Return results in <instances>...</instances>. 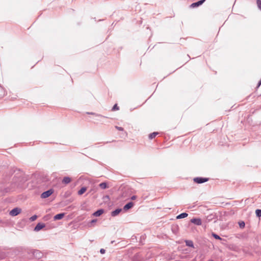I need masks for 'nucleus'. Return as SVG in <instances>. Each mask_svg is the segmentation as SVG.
Masks as SVG:
<instances>
[{
	"instance_id": "obj_18",
	"label": "nucleus",
	"mask_w": 261,
	"mask_h": 261,
	"mask_svg": "<svg viewBox=\"0 0 261 261\" xmlns=\"http://www.w3.org/2000/svg\"><path fill=\"white\" fill-rule=\"evenodd\" d=\"M212 236H213L215 239H217V240H222V239L220 236H219L218 234H216V233H214V232H213V233H212Z\"/></svg>"
},
{
	"instance_id": "obj_2",
	"label": "nucleus",
	"mask_w": 261,
	"mask_h": 261,
	"mask_svg": "<svg viewBox=\"0 0 261 261\" xmlns=\"http://www.w3.org/2000/svg\"><path fill=\"white\" fill-rule=\"evenodd\" d=\"M54 192V190L53 189L48 190L45 192H43L41 195V197L42 198H46L50 196Z\"/></svg>"
},
{
	"instance_id": "obj_25",
	"label": "nucleus",
	"mask_w": 261,
	"mask_h": 261,
	"mask_svg": "<svg viewBox=\"0 0 261 261\" xmlns=\"http://www.w3.org/2000/svg\"><path fill=\"white\" fill-rule=\"evenodd\" d=\"M240 227H244L245 226V223L244 222L240 223Z\"/></svg>"
},
{
	"instance_id": "obj_10",
	"label": "nucleus",
	"mask_w": 261,
	"mask_h": 261,
	"mask_svg": "<svg viewBox=\"0 0 261 261\" xmlns=\"http://www.w3.org/2000/svg\"><path fill=\"white\" fill-rule=\"evenodd\" d=\"M134 206V203L132 202H128L123 207V210L124 211H127L128 209L132 208Z\"/></svg>"
},
{
	"instance_id": "obj_26",
	"label": "nucleus",
	"mask_w": 261,
	"mask_h": 261,
	"mask_svg": "<svg viewBox=\"0 0 261 261\" xmlns=\"http://www.w3.org/2000/svg\"><path fill=\"white\" fill-rule=\"evenodd\" d=\"M100 252L101 254H103L105 253V250L104 249H101Z\"/></svg>"
},
{
	"instance_id": "obj_17",
	"label": "nucleus",
	"mask_w": 261,
	"mask_h": 261,
	"mask_svg": "<svg viewBox=\"0 0 261 261\" xmlns=\"http://www.w3.org/2000/svg\"><path fill=\"white\" fill-rule=\"evenodd\" d=\"M158 134V132H153L152 133H151L149 135V138L150 139H152L153 138H155L156 135Z\"/></svg>"
},
{
	"instance_id": "obj_7",
	"label": "nucleus",
	"mask_w": 261,
	"mask_h": 261,
	"mask_svg": "<svg viewBox=\"0 0 261 261\" xmlns=\"http://www.w3.org/2000/svg\"><path fill=\"white\" fill-rule=\"evenodd\" d=\"M45 227V224L44 223H38L34 228V230L36 231H38L40 230L41 229Z\"/></svg>"
},
{
	"instance_id": "obj_23",
	"label": "nucleus",
	"mask_w": 261,
	"mask_h": 261,
	"mask_svg": "<svg viewBox=\"0 0 261 261\" xmlns=\"http://www.w3.org/2000/svg\"><path fill=\"white\" fill-rule=\"evenodd\" d=\"M37 216L36 215H34L33 216H32L31 218H30V220L32 221H35L36 219H37Z\"/></svg>"
},
{
	"instance_id": "obj_1",
	"label": "nucleus",
	"mask_w": 261,
	"mask_h": 261,
	"mask_svg": "<svg viewBox=\"0 0 261 261\" xmlns=\"http://www.w3.org/2000/svg\"><path fill=\"white\" fill-rule=\"evenodd\" d=\"M29 253H32V255L36 258H40L42 254L39 250H30L28 251Z\"/></svg>"
},
{
	"instance_id": "obj_15",
	"label": "nucleus",
	"mask_w": 261,
	"mask_h": 261,
	"mask_svg": "<svg viewBox=\"0 0 261 261\" xmlns=\"http://www.w3.org/2000/svg\"><path fill=\"white\" fill-rule=\"evenodd\" d=\"M186 242V244L187 246H189V247H194V245H193V243L192 241L191 240H186L185 241Z\"/></svg>"
},
{
	"instance_id": "obj_21",
	"label": "nucleus",
	"mask_w": 261,
	"mask_h": 261,
	"mask_svg": "<svg viewBox=\"0 0 261 261\" xmlns=\"http://www.w3.org/2000/svg\"><path fill=\"white\" fill-rule=\"evenodd\" d=\"M256 4L258 9L261 10V0H257Z\"/></svg>"
},
{
	"instance_id": "obj_27",
	"label": "nucleus",
	"mask_w": 261,
	"mask_h": 261,
	"mask_svg": "<svg viewBox=\"0 0 261 261\" xmlns=\"http://www.w3.org/2000/svg\"><path fill=\"white\" fill-rule=\"evenodd\" d=\"M136 198H137L136 196L134 195L131 197L130 199H131V200H135L136 199Z\"/></svg>"
},
{
	"instance_id": "obj_5",
	"label": "nucleus",
	"mask_w": 261,
	"mask_h": 261,
	"mask_svg": "<svg viewBox=\"0 0 261 261\" xmlns=\"http://www.w3.org/2000/svg\"><path fill=\"white\" fill-rule=\"evenodd\" d=\"M191 222L197 225H201L202 224L201 220L199 218H193L191 220Z\"/></svg>"
},
{
	"instance_id": "obj_30",
	"label": "nucleus",
	"mask_w": 261,
	"mask_h": 261,
	"mask_svg": "<svg viewBox=\"0 0 261 261\" xmlns=\"http://www.w3.org/2000/svg\"><path fill=\"white\" fill-rule=\"evenodd\" d=\"M87 114H91V115H96L95 113H87Z\"/></svg>"
},
{
	"instance_id": "obj_13",
	"label": "nucleus",
	"mask_w": 261,
	"mask_h": 261,
	"mask_svg": "<svg viewBox=\"0 0 261 261\" xmlns=\"http://www.w3.org/2000/svg\"><path fill=\"white\" fill-rule=\"evenodd\" d=\"M188 215L187 213H181L180 215H178L176 217V219H179L185 218L187 217L188 216Z\"/></svg>"
},
{
	"instance_id": "obj_29",
	"label": "nucleus",
	"mask_w": 261,
	"mask_h": 261,
	"mask_svg": "<svg viewBox=\"0 0 261 261\" xmlns=\"http://www.w3.org/2000/svg\"><path fill=\"white\" fill-rule=\"evenodd\" d=\"M261 85V80L259 81L258 84H257V88H258Z\"/></svg>"
},
{
	"instance_id": "obj_4",
	"label": "nucleus",
	"mask_w": 261,
	"mask_h": 261,
	"mask_svg": "<svg viewBox=\"0 0 261 261\" xmlns=\"http://www.w3.org/2000/svg\"><path fill=\"white\" fill-rule=\"evenodd\" d=\"M21 212V209L18 207H15L10 212V215L12 216H16Z\"/></svg>"
},
{
	"instance_id": "obj_8",
	"label": "nucleus",
	"mask_w": 261,
	"mask_h": 261,
	"mask_svg": "<svg viewBox=\"0 0 261 261\" xmlns=\"http://www.w3.org/2000/svg\"><path fill=\"white\" fill-rule=\"evenodd\" d=\"M65 216V213H60L55 215L54 217V220H58L62 219Z\"/></svg>"
},
{
	"instance_id": "obj_19",
	"label": "nucleus",
	"mask_w": 261,
	"mask_h": 261,
	"mask_svg": "<svg viewBox=\"0 0 261 261\" xmlns=\"http://www.w3.org/2000/svg\"><path fill=\"white\" fill-rule=\"evenodd\" d=\"M255 214L257 217H260L261 216V210H256L255 211Z\"/></svg>"
},
{
	"instance_id": "obj_28",
	"label": "nucleus",
	"mask_w": 261,
	"mask_h": 261,
	"mask_svg": "<svg viewBox=\"0 0 261 261\" xmlns=\"http://www.w3.org/2000/svg\"><path fill=\"white\" fill-rule=\"evenodd\" d=\"M97 221V220L96 219H93L92 220L90 223L92 224V223H96Z\"/></svg>"
},
{
	"instance_id": "obj_9",
	"label": "nucleus",
	"mask_w": 261,
	"mask_h": 261,
	"mask_svg": "<svg viewBox=\"0 0 261 261\" xmlns=\"http://www.w3.org/2000/svg\"><path fill=\"white\" fill-rule=\"evenodd\" d=\"M104 212V210L103 209H100L96 211L93 214V215L95 217H99Z\"/></svg>"
},
{
	"instance_id": "obj_22",
	"label": "nucleus",
	"mask_w": 261,
	"mask_h": 261,
	"mask_svg": "<svg viewBox=\"0 0 261 261\" xmlns=\"http://www.w3.org/2000/svg\"><path fill=\"white\" fill-rule=\"evenodd\" d=\"M119 110V107L117 106V105L116 104H115L113 108H112V110L113 111H115V110Z\"/></svg>"
},
{
	"instance_id": "obj_12",
	"label": "nucleus",
	"mask_w": 261,
	"mask_h": 261,
	"mask_svg": "<svg viewBox=\"0 0 261 261\" xmlns=\"http://www.w3.org/2000/svg\"><path fill=\"white\" fill-rule=\"evenodd\" d=\"M71 181V179L68 176L64 177L63 179L62 182L65 184H69Z\"/></svg>"
},
{
	"instance_id": "obj_24",
	"label": "nucleus",
	"mask_w": 261,
	"mask_h": 261,
	"mask_svg": "<svg viewBox=\"0 0 261 261\" xmlns=\"http://www.w3.org/2000/svg\"><path fill=\"white\" fill-rule=\"evenodd\" d=\"M115 127L118 130H120V131H123V128L122 127H121L116 126Z\"/></svg>"
},
{
	"instance_id": "obj_11",
	"label": "nucleus",
	"mask_w": 261,
	"mask_h": 261,
	"mask_svg": "<svg viewBox=\"0 0 261 261\" xmlns=\"http://www.w3.org/2000/svg\"><path fill=\"white\" fill-rule=\"evenodd\" d=\"M121 210V208H117L112 212L111 215L113 217L116 216L120 213Z\"/></svg>"
},
{
	"instance_id": "obj_6",
	"label": "nucleus",
	"mask_w": 261,
	"mask_h": 261,
	"mask_svg": "<svg viewBox=\"0 0 261 261\" xmlns=\"http://www.w3.org/2000/svg\"><path fill=\"white\" fill-rule=\"evenodd\" d=\"M205 1V0H201L197 2L192 3L190 7L193 8L195 7H198V6L201 5Z\"/></svg>"
},
{
	"instance_id": "obj_20",
	"label": "nucleus",
	"mask_w": 261,
	"mask_h": 261,
	"mask_svg": "<svg viewBox=\"0 0 261 261\" xmlns=\"http://www.w3.org/2000/svg\"><path fill=\"white\" fill-rule=\"evenodd\" d=\"M19 252V250L18 249H15L13 250V251H12L11 253H13L15 256V255H17L18 254Z\"/></svg>"
},
{
	"instance_id": "obj_31",
	"label": "nucleus",
	"mask_w": 261,
	"mask_h": 261,
	"mask_svg": "<svg viewBox=\"0 0 261 261\" xmlns=\"http://www.w3.org/2000/svg\"><path fill=\"white\" fill-rule=\"evenodd\" d=\"M13 253H12V254H10V253H9V255L11 257V258H13V256H11V255H13Z\"/></svg>"
},
{
	"instance_id": "obj_3",
	"label": "nucleus",
	"mask_w": 261,
	"mask_h": 261,
	"mask_svg": "<svg viewBox=\"0 0 261 261\" xmlns=\"http://www.w3.org/2000/svg\"><path fill=\"white\" fill-rule=\"evenodd\" d=\"M208 180V178H204V177H195L194 178V182L197 183V184H202L205 182H206Z\"/></svg>"
},
{
	"instance_id": "obj_14",
	"label": "nucleus",
	"mask_w": 261,
	"mask_h": 261,
	"mask_svg": "<svg viewBox=\"0 0 261 261\" xmlns=\"http://www.w3.org/2000/svg\"><path fill=\"white\" fill-rule=\"evenodd\" d=\"M99 186L102 189H106L108 188L107 182H103L99 185Z\"/></svg>"
},
{
	"instance_id": "obj_16",
	"label": "nucleus",
	"mask_w": 261,
	"mask_h": 261,
	"mask_svg": "<svg viewBox=\"0 0 261 261\" xmlns=\"http://www.w3.org/2000/svg\"><path fill=\"white\" fill-rule=\"evenodd\" d=\"M87 190V188L86 187H82L79 191L78 194L81 195L84 194Z\"/></svg>"
}]
</instances>
